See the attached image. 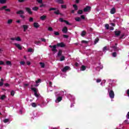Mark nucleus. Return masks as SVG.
Returning a JSON list of instances; mask_svg holds the SVG:
<instances>
[{"mask_svg": "<svg viewBox=\"0 0 129 129\" xmlns=\"http://www.w3.org/2000/svg\"><path fill=\"white\" fill-rule=\"evenodd\" d=\"M4 79L2 78L1 79V82H0V86H3V84H4Z\"/></svg>", "mask_w": 129, "mask_h": 129, "instance_id": "nucleus-35", "label": "nucleus"}, {"mask_svg": "<svg viewBox=\"0 0 129 129\" xmlns=\"http://www.w3.org/2000/svg\"><path fill=\"white\" fill-rule=\"evenodd\" d=\"M8 8V6H3L2 8H0V11H3L5 10L6 12H11L10 9H7Z\"/></svg>", "mask_w": 129, "mask_h": 129, "instance_id": "nucleus-4", "label": "nucleus"}, {"mask_svg": "<svg viewBox=\"0 0 129 129\" xmlns=\"http://www.w3.org/2000/svg\"><path fill=\"white\" fill-rule=\"evenodd\" d=\"M124 122H125V123H129V121L128 120V119H126L124 121Z\"/></svg>", "mask_w": 129, "mask_h": 129, "instance_id": "nucleus-61", "label": "nucleus"}, {"mask_svg": "<svg viewBox=\"0 0 129 129\" xmlns=\"http://www.w3.org/2000/svg\"><path fill=\"white\" fill-rule=\"evenodd\" d=\"M20 16V18H22V19H25V16H24V14H22Z\"/></svg>", "mask_w": 129, "mask_h": 129, "instance_id": "nucleus-43", "label": "nucleus"}, {"mask_svg": "<svg viewBox=\"0 0 129 129\" xmlns=\"http://www.w3.org/2000/svg\"><path fill=\"white\" fill-rule=\"evenodd\" d=\"M40 8H46V5L45 4H43V3H41V5L39 6Z\"/></svg>", "mask_w": 129, "mask_h": 129, "instance_id": "nucleus-25", "label": "nucleus"}, {"mask_svg": "<svg viewBox=\"0 0 129 129\" xmlns=\"http://www.w3.org/2000/svg\"><path fill=\"white\" fill-rule=\"evenodd\" d=\"M112 56H113V57H116V56H117V53H116V52H113L112 53Z\"/></svg>", "mask_w": 129, "mask_h": 129, "instance_id": "nucleus-36", "label": "nucleus"}, {"mask_svg": "<svg viewBox=\"0 0 129 129\" xmlns=\"http://www.w3.org/2000/svg\"><path fill=\"white\" fill-rule=\"evenodd\" d=\"M83 13V10H79V11H78V14L80 15H82Z\"/></svg>", "mask_w": 129, "mask_h": 129, "instance_id": "nucleus-30", "label": "nucleus"}, {"mask_svg": "<svg viewBox=\"0 0 129 129\" xmlns=\"http://www.w3.org/2000/svg\"><path fill=\"white\" fill-rule=\"evenodd\" d=\"M127 94L128 96H129V89H128L127 90Z\"/></svg>", "mask_w": 129, "mask_h": 129, "instance_id": "nucleus-64", "label": "nucleus"}, {"mask_svg": "<svg viewBox=\"0 0 129 129\" xmlns=\"http://www.w3.org/2000/svg\"><path fill=\"white\" fill-rule=\"evenodd\" d=\"M28 52H33V49H32V48H29L28 50Z\"/></svg>", "mask_w": 129, "mask_h": 129, "instance_id": "nucleus-55", "label": "nucleus"}, {"mask_svg": "<svg viewBox=\"0 0 129 129\" xmlns=\"http://www.w3.org/2000/svg\"><path fill=\"white\" fill-rule=\"evenodd\" d=\"M82 43H84L85 44H88V41H85V40H83V41H82Z\"/></svg>", "mask_w": 129, "mask_h": 129, "instance_id": "nucleus-50", "label": "nucleus"}, {"mask_svg": "<svg viewBox=\"0 0 129 129\" xmlns=\"http://www.w3.org/2000/svg\"><path fill=\"white\" fill-rule=\"evenodd\" d=\"M59 21H60V22H65V21H64L65 20H63V19L62 18H60Z\"/></svg>", "mask_w": 129, "mask_h": 129, "instance_id": "nucleus-47", "label": "nucleus"}, {"mask_svg": "<svg viewBox=\"0 0 129 129\" xmlns=\"http://www.w3.org/2000/svg\"><path fill=\"white\" fill-rule=\"evenodd\" d=\"M34 19L33 18L30 17L29 18V22H33Z\"/></svg>", "mask_w": 129, "mask_h": 129, "instance_id": "nucleus-53", "label": "nucleus"}, {"mask_svg": "<svg viewBox=\"0 0 129 129\" xmlns=\"http://www.w3.org/2000/svg\"><path fill=\"white\" fill-rule=\"evenodd\" d=\"M4 121L5 123L8 122L9 121V118H5V119H4Z\"/></svg>", "mask_w": 129, "mask_h": 129, "instance_id": "nucleus-46", "label": "nucleus"}, {"mask_svg": "<svg viewBox=\"0 0 129 129\" xmlns=\"http://www.w3.org/2000/svg\"><path fill=\"white\" fill-rule=\"evenodd\" d=\"M56 8H50L49 11H55L54 14H55L56 15H59V10H58L57 11H56Z\"/></svg>", "mask_w": 129, "mask_h": 129, "instance_id": "nucleus-5", "label": "nucleus"}, {"mask_svg": "<svg viewBox=\"0 0 129 129\" xmlns=\"http://www.w3.org/2000/svg\"><path fill=\"white\" fill-rule=\"evenodd\" d=\"M73 7H74V8H75V10H76V11L78 10V7L77 5H73Z\"/></svg>", "mask_w": 129, "mask_h": 129, "instance_id": "nucleus-34", "label": "nucleus"}, {"mask_svg": "<svg viewBox=\"0 0 129 129\" xmlns=\"http://www.w3.org/2000/svg\"><path fill=\"white\" fill-rule=\"evenodd\" d=\"M56 46H57V47H65L66 45L63 42H61L60 43H57Z\"/></svg>", "mask_w": 129, "mask_h": 129, "instance_id": "nucleus-7", "label": "nucleus"}, {"mask_svg": "<svg viewBox=\"0 0 129 129\" xmlns=\"http://www.w3.org/2000/svg\"><path fill=\"white\" fill-rule=\"evenodd\" d=\"M25 10H26V12H27V13H28V14H29V15H32L33 12L31 11L30 8L26 7V8H25Z\"/></svg>", "mask_w": 129, "mask_h": 129, "instance_id": "nucleus-6", "label": "nucleus"}, {"mask_svg": "<svg viewBox=\"0 0 129 129\" xmlns=\"http://www.w3.org/2000/svg\"><path fill=\"white\" fill-rule=\"evenodd\" d=\"M38 10H39L38 7H34L33 8H32V10L33 11H37Z\"/></svg>", "mask_w": 129, "mask_h": 129, "instance_id": "nucleus-23", "label": "nucleus"}, {"mask_svg": "<svg viewBox=\"0 0 129 129\" xmlns=\"http://www.w3.org/2000/svg\"><path fill=\"white\" fill-rule=\"evenodd\" d=\"M101 82V79H97L96 82L99 83V82Z\"/></svg>", "mask_w": 129, "mask_h": 129, "instance_id": "nucleus-58", "label": "nucleus"}, {"mask_svg": "<svg viewBox=\"0 0 129 129\" xmlns=\"http://www.w3.org/2000/svg\"><path fill=\"white\" fill-rule=\"evenodd\" d=\"M14 45L19 49V50H22V47L21 46L20 44H18L17 43H15Z\"/></svg>", "mask_w": 129, "mask_h": 129, "instance_id": "nucleus-10", "label": "nucleus"}, {"mask_svg": "<svg viewBox=\"0 0 129 129\" xmlns=\"http://www.w3.org/2000/svg\"><path fill=\"white\" fill-rule=\"evenodd\" d=\"M12 23H13V20L12 19L8 20V21L7 22L8 24H12Z\"/></svg>", "mask_w": 129, "mask_h": 129, "instance_id": "nucleus-38", "label": "nucleus"}, {"mask_svg": "<svg viewBox=\"0 0 129 129\" xmlns=\"http://www.w3.org/2000/svg\"><path fill=\"white\" fill-rule=\"evenodd\" d=\"M6 64L7 65H9V66H12V62L11 61H6Z\"/></svg>", "mask_w": 129, "mask_h": 129, "instance_id": "nucleus-24", "label": "nucleus"}, {"mask_svg": "<svg viewBox=\"0 0 129 129\" xmlns=\"http://www.w3.org/2000/svg\"><path fill=\"white\" fill-rule=\"evenodd\" d=\"M111 48L114 49V51H119V47L117 46H111Z\"/></svg>", "mask_w": 129, "mask_h": 129, "instance_id": "nucleus-12", "label": "nucleus"}, {"mask_svg": "<svg viewBox=\"0 0 129 129\" xmlns=\"http://www.w3.org/2000/svg\"><path fill=\"white\" fill-rule=\"evenodd\" d=\"M40 40H41L42 42H45L46 41V39H45L44 38H40Z\"/></svg>", "mask_w": 129, "mask_h": 129, "instance_id": "nucleus-44", "label": "nucleus"}, {"mask_svg": "<svg viewBox=\"0 0 129 129\" xmlns=\"http://www.w3.org/2000/svg\"><path fill=\"white\" fill-rule=\"evenodd\" d=\"M70 66H65L64 67V68L63 69H62V72H66V71L69 70V69H70Z\"/></svg>", "mask_w": 129, "mask_h": 129, "instance_id": "nucleus-9", "label": "nucleus"}, {"mask_svg": "<svg viewBox=\"0 0 129 129\" xmlns=\"http://www.w3.org/2000/svg\"><path fill=\"white\" fill-rule=\"evenodd\" d=\"M5 98H6V95H2V96L1 97V99H2V100H4Z\"/></svg>", "mask_w": 129, "mask_h": 129, "instance_id": "nucleus-41", "label": "nucleus"}, {"mask_svg": "<svg viewBox=\"0 0 129 129\" xmlns=\"http://www.w3.org/2000/svg\"><path fill=\"white\" fill-rule=\"evenodd\" d=\"M75 20H76V21H77V22H80L81 20V18H80V17H78L77 18H76L75 19Z\"/></svg>", "mask_w": 129, "mask_h": 129, "instance_id": "nucleus-32", "label": "nucleus"}, {"mask_svg": "<svg viewBox=\"0 0 129 129\" xmlns=\"http://www.w3.org/2000/svg\"><path fill=\"white\" fill-rule=\"evenodd\" d=\"M126 117H127V118L129 119V111H128V113H127Z\"/></svg>", "mask_w": 129, "mask_h": 129, "instance_id": "nucleus-63", "label": "nucleus"}, {"mask_svg": "<svg viewBox=\"0 0 129 129\" xmlns=\"http://www.w3.org/2000/svg\"><path fill=\"white\" fill-rule=\"evenodd\" d=\"M54 35H55V36H59L60 33L59 32L54 31Z\"/></svg>", "mask_w": 129, "mask_h": 129, "instance_id": "nucleus-42", "label": "nucleus"}, {"mask_svg": "<svg viewBox=\"0 0 129 129\" xmlns=\"http://www.w3.org/2000/svg\"><path fill=\"white\" fill-rule=\"evenodd\" d=\"M120 34H121L120 31H115V35L116 36H120Z\"/></svg>", "mask_w": 129, "mask_h": 129, "instance_id": "nucleus-17", "label": "nucleus"}, {"mask_svg": "<svg viewBox=\"0 0 129 129\" xmlns=\"http://www.w3.org/2000/svg\"><path fill=\"white\" fill-rule=\"evenodd\" d=\"M23 27L24 29V32H26V31L28 29L29 26H28V25H23Z\"/></svg>", "mask_w": 129, "mask_h": 129, "instance_id": "nucleus-13", "label": "nucleus"}, {"mask_svg": "<svg viewBox=\"0 0 129 129\" xmlns=\"http://www.w3.org/2000/svg\"><path fill=\"white\" fill-rule=\"evenodd\" d=\"M31 105L33 107H36V106H37V104L35 102H32L31 103Z\"/></svg>", "mask_w": 129, "mask_h": 129, "instance_id": "nucleus-29", "label": "nucleus"}, {"mask_svg": "<svg viewBox=\"0 0 129 129\" xmlns=\"http://www.w3.org/2000/svg\"><path fill=\"white\" fill-rule=\"evenodd\" d=\"M106 50H107V47L106 46H105V47H104V48H103V51H106Z\"/></svg>", "mask_w": 129, "mask_h": 129, "instance_id": "nucleus-59", "label": "nucleus"}, {"mask_svg": "<svg viewBox=\"0 0 129 129\" xmlns=\"http://www.w3.org/2000/svg\"><path fill=\"white\" fill-rule=\"evenodd\" d=\"M37 2L39 3V4H41L43 3V0H37Z\"/></svg>", "mask_w": 129, "mask_h": 129, "instance_id": "nucleus-51", "label": "nucleus"}, {"mask_svg": "<svg viewBox=\"0 0 129 129\" xmlns=\"http://www.w3.org/2000/svg\"><path fill=\"white\" fill-rule=\"evenodd\" d=\"M46 18H47L46 16H45L44 15H43V16H41V17H40V20L44 21V20H45V19H46Z\"/></svg>", "mask_w": 129, "mask_h": 129, "instance_id": "nucleus-19", "label": "nucleus"}, {"mask_svg": "<svg viewBox=\"0 0 129 129\" xmlns=\"http://www.w3.org/2000/svg\"><path fill=\"white\" fill-rule=\"evenodd\" d=\"M33 26L34 28H39L40 27V25H39L38 23L37 22L33 23Z\"/></svg>", "mask_w": 129, "mask_h": 129, "instance_id": "nucleus-14", "label": "nucleus"}, {"mask_svg": "<svg viewBox=\"0 0 129 129\" xmlns=\"http://www.w3.org/2000/svg\"><path fill=\"white\" fill-rule=\"evenodd\" d=\"M4 61H0V65H4Z\"/></svg>", "mask_w": 129, "mask_h": 129, "instance_id": "nucleus-62", "label": "nucleus"}, {"mask_svg": "<svg viewBox=\"0 0 129 129\" xmlns=\"http://www.w3.org/2000/svg\"><path fill=\"white\" fill-rule=\"evenodd\" d=\"M98 41H99V38H96V39H95V41H94V43L97 44V43H98Z\"/></svg>", "mask_w": 129, "mask_h": 129, "instance_id": "nucleus-37", "label": "nucleus"}, {"mask_svg": "<svg viewBox=\"0 0 129 129\" xmlns=\"http://www.w3.org/2000/svg\"><path fill=\"white\" fill-rule=\"evenodd\" d=\"M55 2L58 4H64L63 0H55Z\"/></svg>", "mask_w": 129, "mask_h": 129, "instance_id": "nucleus-20", "label": "nucleus"}, {"mask_svg": "<svg viewBox=\"0 0 129 129\" xmlns=\"http://www.w3.org/2000/svg\"><path fill=\"white\" fill-rule=\"evenodd\" d=\"M15 92L14 90H12L11 92V95H12V96H14V95H15Z\"/></svg>", "mask_w": 129, "mask_h": 129, "instance_id": "nucleus-45", "label": "nucleus"}, {"mask_svg": "<svg viewBox=\"0 0 129 129\" xmlns=\"http://www.w3.org/2000/svg\"><path fill=\"white\" fill-rule=\"evenodd\" d=\"M91 7H90L89 6H87L84 9V12H88L89 11H91Z\"/></svg>", "mask_w": 129, "mask_h": 129, "instance_id": "nucleus-8", "label": "nucleus"}, {"mask_svg": "<svg viewBox=\"0 0 129 129\" xmlns=\"http://www.w3.org/2000/svg\"><path fill=\"white\" fill-rule=\"evenodd\" d=\"M63 38H69L68 35H63Z\"/></svg>", "mask_w": 129, "mask_h": 129, "instance_id": "nucleus-60", "label": "nucleus"}, {"mask_svg": "<svg viewBox=\"0 0 129 129\" xmlns=\"http://www.w3.org/2000/svg\"><path fill=\"white\" fill-rule=\"evenodd\" d=\"M65 56L64 55H62L61 57H60V61H64V60H65Z\"/></svg>", "mask_w": 129, "mask_h": 129, "instance_id": "nucleus-28", "label": "nucleus"}, {"mask_svg": "<svg viewBox=\"0 0 129 129\" xmlns=\"http://www.w3.org/2000/svg\"><path fill=\"white\" fill-rule=\"evenodd\" d=\"M39 64H40V66H41L42 68H44L45 67V63H43V62H40L39 63Z\"/></svg>", "mask_w": 129, "mask_h": 129, "instance_id": "nucleus-27", "label": "nucleus"}, {"mask_svg": "<svg viewBox=\"0 0 129 129\" xmlns=\"http://www.w3.org/2000/svg\"><path fill=\"white\" fill-rule=\"evenodd\" d=\"M87 33L86 32V31H82L81 35L82 36V37H84V36H85L86 35Z\"/></svg>", "mask_w": 129, "mask_h": 129, "instance_id": "nucleus-21", "label": "nucleus"}, {"mask_svg": "<svg viewBox=\"0 0 129 129\" xmlns=\"http://www.w3.org/2000/svg\"><path fill=\"white\" fill-rule=\"evenodd\" d=\"M62 50H58V52L57 53V56H58V57H59L60 56H61L62 55Z\"/></svg>", "mask_w": 129, "mask_h": 129, "instance_id": "nucleus-18", "label": "nucleus"}, {"mask_svg": "<svg viewBox=\"0 0 129 129\" xmlns=\"http://www.w3.org/2000/svg\"><path fill=\"white\" fill-rule=\"evenodd\" d=\"M20 64H21V65H25V61H21Z\"/></svg>", "mask_w": 129, "mask_h": 129, "instance_id": "nucleus-54", "label": "nucleus"}, {"mask_svg": "<svg viewBox=\"0 0 129 129\" xmlns=\"http://www.w3.org/2000/svg\"><path fill=\"white\" fill-rule=\"evenodd\" d=\"M110 13L112 14H115V13H116V9H115V8H112V9H111V11H110Z\"/></svg>", "mask_w": 129, "mask_h": 129, "instance_id": "nucleus-15", "label": "nucleus"}, {"mask_svg": "<svg viewBox=\"0 0 129 129\" xmlns=\"http://www.w3.org/2000/svg\"><path fill=\"white\" fill-rule=\"evenodd\" d=\"M16 14L18 15H22V14H24V11H23L22 10H20V11H18V12H16Z\"/></svg>", "mask_w": 129, "mask_h": 129, "instance_id": "nucleus-16", "label": "nucleus"}, {"mask_svg": "<svg viewBox=\"0 0 129 129\" xmlns=\"http://www.w3.org/2000/svg\"><path fill=\"white\" fill-rule=\"evenodd\" d=\"M41 79H38V80H36V83L38 84L39 83V82H41Z\"/></svg>", "mask_w": 129, "mask_h": 129, "instance_id": "nucleus-56", "label": "nucleus"}, {"mask_svg": "<svg viewBox=\"0 0 129 129\" xmlns=\"http://www.w3.org/2000/svg\"><path fill=\"white\" fill-rule=\"evenodd\" d=\"M64 23H66V24H67V25H71V24H70V23H69V22H68V21H66V20H64Z\"/></svg>", "mask_w": 129, "mask_h": 129, "instance_id": "nucleus-48", "label": "nucleus"}, {"mask_svg": "<svg viewBox=\"0 0 129 129\" xmlns=\"http://www.w3.org/2000/svg\"><path fill=\"white\" fill-rule=\"evenodd\" d=\"M41 43V41H35L34 42V44H36V45H39V44Z\"/></svg>", "mask_w": 129, "mask_h": 129, "instance_id": "nucleus-39", "label": "nucleus"}, {"mask_svg": "<svg viewBox=\"0 0 129 129\" xmlns=\"http://www.w3.org/2000/svg\"><path fill=\"white\" fill-rule=\"evenodd\" d=\"M105 27L107 30H108L109 29V25L108 24H106V25H105Z\"/></svg>", "mask_w": 129, "mask_h": 129, "instance_id": "nucleus-40", "label": "nucleus"}, {"mask_svg": "<svg viewBox=\"0 0 129 129\" xmlns=\"http://www.w3.org/2000/svg\"><path fill=\"white\" fill-rule=\"evenodd\" d=\"M62 31L63 33H68V29L67 27H64L62 29Z\"/></svg>", "mask_w": 129, "mask_h": 129, "instance_id": "nucleus-11", "label": "nucleus"}, {"mask_svg": "<svg viewBox=\"0 0 129 129\" xmlns=\"http://www.w3.org/2000/svg\"><path fill=\"white\" fill-rule=\"evenodd\" d=\"M62 96H58V97H57L56 99V100H57V101H58V102L61 101V100H62Z\"/></svg>", "mask_w": 129, "mask_h": 129, "instance_id": "nucleus-22", "label": "nucleus"}, {"mask_svg": "<svg viewBox=\"0 0 129 129\" xmlns=\"http://www.w3.org/2000/svg\"><path fill=\"white\" fill-rule=\"evenodd\" d=\"M86 69V66H85L84 65H82L81 70H82L83 71H85Z\"/></svg>", "mask_w": 129, "mask_h": 129, "instance_id": "nucleus-26", "label": "nucleus"}, {"mask_svg": "<svg viewBox=\"0 0 129 129\" xmlns=\"http://www.w3.org/2000/svg\"><path fill=\"white\" fill-rule=\"evenodd\" d=\"M48 31H53V28H52V27H48Z\"/></svg>", "mask_w": 129, "mask_h": 129, "instance_id": "nucleus-52", "label": "nucleus"}, {"mask_svg": "<svg viewBox=\"0 0 129 129\" xmlns=\"http://www.w3.org/2000/svg\"><path fill=\"white\" fill-rule=\"evenodd\" d=\"M108 92L109 93V96L110 98L113 99L114 98L115 94L113 90H110V88H108Z\"/></svg>", "mask_w": 129, "mask_h": 129, "instance_id": "nucleus-1", "label": "nucleus"}, {"mask_svg": "<svg viewBox=\"0 0 129 129\" xmlns=\"http://www.w3.org/2000/svg\"><path fill=\"white\" fill-rule=\"evenodd\" d=\"M81 19H83V20H85V17L84 15H82V16H81Z\"/></svg>", "mask_w": 129, "mask_h": 129, "instance_id": "nucleus-57", "label": "nucleus"}, {"mask_svg": "<svg viewBox=\"0 0 129 129\" xmlns=\"http://www.w3.org/2000/svg\"><path fill=\"white\" fill-rule=\"evenodd\" d=\"M61 8H62L63 9H67L66 5H61Z\"/></svg>", "mask_w": 129, "mask_h": 129, "instance_id": "nucleus-49", "label": "nucleus"}, {"mask_svg": "<svg viewBox=\"0 0 129 129\" xmlns=\"http://www.w3.org/2000/svg\"><path fill=\"white\" fill-rule=\"evenodd\" d=\"M49 47L51 48V51H52V52H57V50L56 49L57 44L53 45V46H52V45H50Z\"/></svg>", "mask_w": 129, "mask_h": 129, "instance_id": "nucleus-3", "label": "nucleus"}, {"mask_svg": "<svg viewBox=\"0 0 129 129\" xmlns=\"http://www.w3.org/2000/svg\"><path fill=\"white\" fill-rule=\"evenodd\" d=\"M7 3V0H0V4H6Z\"/></svg>", "mask_w": 129, "mask_h": 129, "instance_id": "nucleus-31", "label": "nucleus"}, {"mask_svg": "<svg viewBox=\"0 0 129 129\" xmlns=\"http://www.w3.org/2000/svg\"><path fill=\"white\" fill-rule=\"evenodd\" d=\"M16 41H18L19 42H20L22 41V39H21L20 37L18 36L17 38H16Z\"/></svg>", "mask_w": 129, "mask_h": 129, "instance_id": "nucleus-33", "label": "nucleus"}, {"mask_svg": "<svg viewBox=\"0 0 129 129\" xmlns=\"http://www.w3.org/2000/svg\"><path fill=\"white\" fill-rule=\"evenodd\" d=\"M31 90L34 92V95H35L36 97H38L39 94H38V91L37 90V88H36V87H33V85H31Z\"/></svg>", "mask_w": 129, "mask_h": 129, "instance_id": "nucleus-2", "label": "nucleus"}]
</instances>
